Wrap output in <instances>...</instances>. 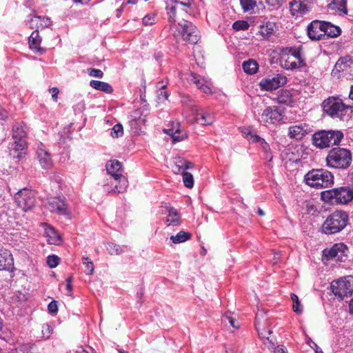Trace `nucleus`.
<instances>
[{
	"label": "nucleus",
	"mask_w": 353,
	"mask_h": 353,
	"mask_svg": "<svg viewBox=\"0 0 353 353\" xmlns=\"http://www.w3.org/2000/svg\"><path fill=\"white\" fill-rule=\"evenodd\" d=\"M352 162L351 151L344 148H334L326 157V165L330 168L345 170L351 165Z\"/></svg>",
	"instance_id": "1"
},
{
	"label": "nucleus",
	"mask_w": 353,
	"mask_h": 353,
	"mask_svg": "<svg viewBox=\"0 0 353 353\" xmlns=\"http://www.w3.org/2000/svg\"><path fill=\"white\" fill-rule=\"evenodd\" d=\"M279 64L285 70H294L305 65L301 51L298 48L292 47L280 49Z\"/></svg>",
	"instance_id": "2"
},
{
	"label": "nucleus",
	"mask_w": 353,
	"mask_h": 353,
	"mask_svg": "<svg viewBox=\"0 0 353 353\" xmlns=\"http://www.w3.org/2000/svg\"><path fill=\"white\" fill-rule=\"evenodd\" d=\"M323 109L325 114L334 119L347 120L351 107L345 105L342 100L336 97H329L323 102Z\"/></svg>",
	"instance_id": "3"
},
{
	"label": "nucleus",
	"mask_w": 353,
	"mask_h": 353,
	"mask_svg": "<svg viewBox=\"0 0 353 353\" xmlns=\"http://www.w3.org/2000/svg\"><path fill=\"white\" fill-rule=\"evenodd\" d=\"M347 212L336 210L329 215L321 226V232L325 234H334L343 230L347 224Z\"/></svg>",
	"instance_id": "4"
},
{
	"label": "nucleus",
	"mask_w": 353,
	"mask_h": 353,
	"mask_svg": "<svg viewBox=\"0 0 353 353\" xmlns=\"http://www.w3.org/2000/svg\"><path fill=\"white\" fill-rule=\"evenodd\" d=\"M307 185L315 188H325L334 184V176L325 169H316L309 171L304 177Z\"/></svg>",
	"instance_id": "5"
},
{
	"label": "nucleus",
	"mask_w": 353,
	"mask_h": 353,
	"mask_svg": "<svg viewBox=\"0 0 353 353\" xmlns=\"http://www.w3.org/2000/svg\"><path fill=\"white\" fill-rule=\"evenodd\" d=\"M321 199L332 204H346L353 199V187H340L321 193Z\"/></svg>",
	"instance_id": "6"
},
{
	"label": "nucleus",
	"mask_w": 353,
	"mask_h": 353,
	"mask_svg": "<svg viewBox=\"0 0 353 353\" xmlns=\"http://www.w3.org/2000/svg\"><path fill=\"white\" fill-rule=\"evenodd\" d=\"M343 138V133L339 130H321L312 136L313 144L321 149L332 145H338Z\"/></svg>",
	"instance_id": "7"
},
{
	"label": "nucleus",
	"mask_w": 353,
	"mask_h": 353,
	"mask_svg": "<svg viewBox=\"0 0 353 353\" xmlns=\"http://www.w3.org/2000/svg\"><path fill=\"white\" fill-rule=\"evenodd\" d=\"M28 137V128L23 122L16 123L12 126V137L14 142L10 144V152L23 151L26 148Z\"/></svg>",
	"instance_id": "8"
},
{
	"label": "nucleus",
	"mask_w": 353,
	"mask_h": 353,
	"mask_svg": "<svg viewBox=\"0 0 353 353\" xmlns=\"http://www.w3.org/2000/svg\"><path fill=\"white\" fill-rule=\"evenodd\" d=\"M106 170L109 174V177L106 181L110 182H119L120 186L119 191H125L128 185V181L125 176L123 175V169L121 163L117 160L109 161L106 164Z\"/></svg>",
	"instance_id": "9"
},
{
	"label": "nucleus",
	"mask_w": 353,
	"mask_h": 353,
	"mask_svg": "<svg viewBox=\"0 0 353 353\" xmlns=\"http://www.w3.org/2000/svg\"><path fill=\"white\" fill-rule=\"evenodd\" d=\"M176 37H181L183 41L191 44H196L199 39V32L197 28L190 21L182 20L178 22Z\"/></svg>",
	"instance_id": "10"
},
{
	"label": "nucleus",
	"mask_w": 353,
	"mask_h": 353,
	"mask_svg": "<svg viewBox=\"0 0 353 353\" xmlns=\"http://www.w3.org/2000/svg\"><path fill=\"white\" fill-rule=\"evenodd\" d=\"M331 289L334 295L341 299L351 295L353 292V276L349 275L333 281Z\"/></svg>",
	"instance_id": "11"
},
{
	"label": "nucleus",
	"mask_w": 353,
	"mask_h": 353,
	"mask_svg": "<svg viewBox=\"0 0 353 353\" xmlns=\"http://www.w3.org/2000/svg\"><path fill=\"white\" fill-rule=\"evenodd\" d=\"M17 205L23 211L30 210L35 204L34 193L26 188L20 190L14 196Z\"/></svg>",
	"instance_id": "12"
},
{
	"label": "nucleus",
	"mask_w": 353,
	"mask_h": 353,
	"mask_svg": "<svg viewBox=\"0 0 353 353\" xmlns=\"http://www.w3.org/2000/svg\"><path fill=\"white\" fill-rule=\"evenodd\" d=\"M347 247L342 243H335L330 248L323 251V256L326 260L334 261H343L347 256Z\"/></svg>",
	"instance_id": "13"
},
{
	"label": "nucleus",
	"mask_w": 353,
	"mask_h": 353,
	"mask_svg": "<svg viewBox=\"0 0 353 353\" xmlns=\"http://www.w3.org/2000/svg\"><path fill=\"white\" fill-rule=\"evenodd\" d=\"M313 5V0H292L289 3V8L291 14L299 18L308 14Z\"/></svg>",
	"instance_id": "14"
},
{
	"label": "nucleus",
	"mask_w": 353,
	"mask_h": 353,
	"mask_svg": "<svg viewBox=\"0 0 353 353\" xmlns=\"http://www.w3.org/2000/svg\"><path fill=\"white\" fill-rule=\"evenodd\" d=\"M283 119V112L276 106L267 107L261 115V122L264 124H277Z\"/></svg>",
	"instance_id": "15"
},
{
	"label": "nucleus",
	"mask_w": 353,
	"mask_h": 353,
	"mask_svg": "<svg viewBox=\"0 0 353 353\" xmlns=\"http://www.w3.org/2000/svg\"><path fill=\"white\" fill-rule=\"evenodd\" d=\"M286 83L287 77L282 74H277L274 77L263 79L259 85L263 90L272 91L283 86Z\"/></svg>",
	"instance_id": "16"
},
{
	"label": "nucleus",
	"mask_w": 353,
	"mask_h": 353,
	"mask_svg": "<svg viewBox=\"0 0 353 353\" xmlns=\"http://www.w3.org/2000/svg\"><path fill=\"white\" fill-rule=\"evenodd\" d=\"M245 137L251 143H259L260 148L264 153V158L268 161L272 159V155L270 152L269 144L261 137L254 134L250 129H245L243 131Z\"/></svg>",
	"instance_id": "17"
},
{
	"label": "nucleus",
	"mask_w": 353,
	"mask_h": 353,
	"mask_svg": "<svg viewBox=\"0 0 353 353\" xmlns=\"http://www.w3.org/2000/svg\"><path fill=\"white\" fill-rule=\"evenodd\" d=\"M36 154L37 159L42 168L50 169L52 167L53 162L51 155L42 143L37 145Z\"/></svg>",
	"instance_id": "18"
},
{
	"label": "nucleus",
	"mask_w": 353,
	"mask_h": 353,
	"mask_svg": "<svg viewBox=\"0 0 353 353\" xmlns=\"http://www.w3.org/2000/svg\"><path fill=\"white\" fill-rule=\"evenodd\" d=\"M48 208L52 212H57L60 214L69 215L70 212L64 199L61 197H52L48 200Z\"/></svg>",
	"instance_id": "19"
},
{
	"label": "nucleus",
	"mask_w": 353,
	"mask_h": 353,
	"mask_svg": "<svg viewBox=\"0 0 353 353\" xmlns=\"http://www.w3.org/2000/svg\"><path fill=\"white\" fill-rule=\"evenodd\" d=\"M195 122L201 125H211L214 121L213 114L207 109L194 108L192 110Z\"/></svg>",
	"instance_id": "20"
},
{
	"label": "nucleus",
	"mask_w": 353,
	"mask_h": 353,
	"mask_svg": "<svg viewBox=\"0 0 353 353\" xmlns=\"http://www.w3.org/2000/svg\"><path fill=\"white\" fill-rule=\"evenodd\" d=\"M310 132V127L305 123L291 125L288 129V136L296 140L302 139Z\"/></svg>",
	"instance_id": "21"
},
{
	"label": "nucleus",
	"mask_w": 353,
	"mask_h": 353,
	"mask_svg": "<svg viewBox=\"0 0 353 353\" xmlns=\"http://www.w3.org/2000/svg\"><path fill=\"white\" fill-rule=\"evenodd\" d=\"M323 23L321 21H313L307 27V35L312 40L324 39Z\"/></svg>",
	"instance_id": "22"
},
{
	"label": "nucleus",
	"mask_w": 353,
	"mask_h": 353,
	"mask_svg": "<svg viewBox=\"0 0 353 353\" xmlns=\"http://www.w3.org/2000/svg\"><path fill=\"white\" fill-rule=\"evenodd\" d=\"M167 15L170 23V30L173 31L174 35H176L178 23H176V10L178 6L165 0Z\"/></svg>",
	"instance_id": "23"
},
{
	"label": "nucleus",
	"mask_w": 353,
	"mask_h": 353,
	"mask_svg": "<svg viewBox=\"0 0 353 353\" xmlns=\"http://www.w3.org/2000/svg\"><path fill=\"white\" fill-rule=\"evenodd\" d=\"M192 81L196 84L198 89L205 94H212V82L208 77L196 76L192 74Z\"/></svg>",
	"instance_id": "24"
},
{
	"label": "nucleus",
	"mask_w": 353,
	"mask_h": 353,
	"mask_svg": "<svg viewBox=\"0 0 353 353\" xmlns=\"http://www.w3.org/2000/svg\"><path fill=\"white\" fill-rule=\"evenodd\" d=\"M328 9L341 16L347 14V0H327Z\"/></svg>",
	"instance_id": "25"
},
{
	"label": "nucleus",
	"mask_w": 353,
	"mask_h": 353,
	"mask_svg": "<svg viewBox=\"0 0 353 353\" xmlns=\"http://www.w3.org/2000/svg\"><path fill=\"white\" fill-rule=\"evenodd\" d=\"M41 38L39 34V31L34 30L29 37L30 48L36 53L43 54L45 50L40 46Z\"/></svg>",
	"instance_id": "26"
},
{
	"label": "nucleus",
	"mask_w": 353,
	"mask_h": 353,
	"mask_svg": "<svg viewBox=\"0 0 353 353\" xmlns=\"http://www.w3.org/2000/svg\"><path fill=\"white\" fill-rule=\"evenodd\" d=\"M139 112H135L134 115L131 116L129 124L131 130L134 133H139L141 131L143 125H144L146 119L145 116H139Z\"/></svg>",
	"instance_id": "27"
},
{
	"label": "nucleus",
	"mask_w": 353,
	"mask_h": 353,
	"mask_svg": "<svg viewBox=\"0 0 353 353\" xmlns=\"http://www.w3.org/2000/svg\"><path fill=\"white\" fill-rule=\"evenodd\" d=\"M30 26L31 28H36L39 31V28H44L51 25L52 21L48 17H41L39 16H34L30 20Z\"/></svg>",
	"instance_id": "28"
},
{
	"label": "nucleus",
	"mask_w": 353,
	"mask_h": 353,
	"mask_svg": "<svg viewBox=\"0 0 353 353\" xmlns=\"http://www.w3.org/2000/svg\"><path fill=\"white\" fill-rule=\"evenodd\" d=\"M163 131L165 134L171 136L173 142L181 141L187 137L186 132L181 130L178 123L172 128L164 129Z\"/></svg>",
	"instance_id": "29"
},
{
	"label": "nucleus",
	"mask_w": 353,
	"mask_h": 353,
	"mask_svg": "<svg viewBox=\"0 0 353 353\" xmlns=\"http://www.w3.org/2000/svg\"><path fill=\"white\" fill-rule=\"evenodd\" d=\"M44 230L46 236L50 244H57L60 241V236L57 232L50 225L45 223Z\"/></svg>",
	"instance_id": "30"
},
{
	"label": "nucleus",
	"mask_w": 353,
	"mask_h": 353,
	"mask_svg": "<svg viewBox=\"0 0 353 353\" xmlns=\"http://www.w3.org/2000/svg\"><path fill=\"white\" fill-rule=\"evenodd\" d=\"M324 39L325 37H336L341 34V30L339 27L332 25L329 22L323 21Z\"/></svg>",
	"instance_id": "31"
},
{
	"label": "nucleus",
	"mask_w": 353,
	"mask_h": 353,
	"mask_svg": "<svg viewBox=\"0 0 353 353\" xmlns=\"http://www.w3.org/2000/svg\"><path fill=\"white\" fill-rule=\"evenodd\" d=\"M192 168V163L189 161H187L183 158L178 157L174 160V167L173 168V171L174 173L178 174L179 172H185V170L187 169H190Z\"/></svg>",
	"instance_id": "32"
},
{
	"label": "nucleus",
	"mask_w": 353,
	"mask_h": 353,
	"mask_svg": "<svg viewBox=\"0 0 353 353\" xmlns=\"http://www.w3.org/2000/svg\"><path fill=\"white\" fill-rule=\"evenodd\" d=\"M90 85L97 90L102 91L107 94H110L113 91L112 87L108 83L103 81L92 80L90 81Z\"/></svg>",
	"instance_id": "33"
},
{
	"label": "nucleus",
	"mask_w": 353,
	"mask_h": 353,
	"mask_svg": "<svg viewBox=\"0 0 353 353\" xmlns=\"http://www.w3.org/2000/svg\"><path fill=\"white\" fill-rule=\"evenodd\" d=\"M168 214L166 218L165 222L168 225H177L180 222V216L177 212V210L173 208H169L168 209Z\"/></svg>",
	"instance_id": "34"
},
{
	"label": "nucleus",
	"mask_w": 353,
	"mask_h": 353,
	"mask_svg": "<svg viewBox=\"0 0 353 353\" xmlns=\"http://www.w3.org/2000/svg\"><path fill=\"white\" fill-rule=\"evenodd\" d=\"M275 23L268 21L265 24L260 26V33L264 38H269L274 33Z\"/></svg>",
	"instance_id": "35"
},
{
	"label": "nucleus",
	"mask_w": 353,
	"mask_h": 353,
	"mask_svg": "<svg viewBox=\"0 0 353 353\" xmlns=\"http://www.w3.org/2000/svg\"><path fill=\"white\" fill-rule=\"evenodd\" d=\"M242 66L244 72L250 74H255L258 70V63L252 59L244 61Z\"/></svg>",
	"instance_id": "36"
},
{
	"label": "nucleus",
	"mask_w": 353,
	"mask_h": 353,
	"mask_svg": "<svg viewBox=\"0 0 353 353\" xmlns=\"http://www.w3.org/2000/svg\"><path fill=\"white\" fill-rule=\"evenodd\" d=\"M190 233L184 231H181L178 232L175 236H171L170 239L172 240L173 243L177 244L188 241V239H190Z\"/></svg>",
	"instance_id": "37"
},
{
	"label": "nucleus",
	"mask_w": 353,
	"mask_h": 353,
	"mask_svg": "<svg viewBox=\"0 0 353 353\" xmlns=\"http://www.w3.org/2000/svg\"><path fill=\"white\" fill-rule=\"evenodd\" d=\"M278 101L279 103L290 105L293 103L292 95L288 90H281L278 95Z\"/></svg>",
	"instance_id": "38"
},
{
	"label": "nucleus",
	"mask_w": 353,
	"mask_h": 353,
	"mask_svg": "<svg viewBox=\"0 0 353 353\" xmlns=\"http://www.w3.org/2000/svg\"><path fill=\"white\" fill-rule=\"evenodd\" d=\"M262 0H240L242 9L244 12L252 10L258 3H261Z\"/></svg>",
	"instance_id": "39"
},
{
	"label": "nucleus",
	"mask_w": 353,
	"mask_h": 353,
	"mask_svg": "<svg viewBox=\"0 0 353 353\" xmlns=\"http://www.w3.org/2000/svg\"><path fill=\"white\" fill-rule=\"evenodd\" d=\"M350 67V65L347 61V58H341L336 61L332 72L335 74L336 72H340L341 71L347 70Z\"/></svg>",
	"instance_id": "40"
},
{
	"label": "nucleus",
	"mask_w": 353,
	"mask_h": 353,
	"mask_svg": "<svg viewBox=\"0 0 353 353\" xmlns=\"http://www.w3.org/2000/svg\"><path fill=\"white\" fill-rule=\"evenodd\" d=\"M120 186L119 182H110V181H105V183L103 184L104 190L108 192H114V193H122L125 191H119L118 188Z\"/></svg>",
	"instance_id": "41"
},
{
	"label": "nucleus",
	"mask_w": 353,
	"mask_h": 353,
	"mask_svg": "<svg viewBox=\"0 0 353 353\" xmlns=\"http://www.w3.org/2000/svg\"><path fill=\"white\" fill-rule=\"evenodd\" d=\"M106 249L111 255H119L124 252V248L119 245L110 243L107 245Z\"/></svg>",
	"instance_id": "42"
},
{
	"label": "nucleus",
	"mask_w": 353,
	"mask_h": 353,
	"mask_svg": "<svg viewBox=\"0 0 353 353\" xmlns=\"http://www.w3.org/2000/svg\"><path fill=\"white\" fill-rule=\"evenodd\" d=\"M266 321L267 318L265 316V312L263 310H258V312L256 314L255 327L259 325H265L266 323Z\"/></svg>",
	"instance_id": "43"
},
{
	"label": "nucleus",
	"mask_w": 353,
	"mask_h": 353,
	"mask_svg": "<svg viewBox=\"0 0 353 353\" xmlns=\"http://www.w3.org/2000/svg\"><path fill=\"white\" fill-rule=\"evenodd\" d=\"M182 175L184 185L188 188H192L194 186V179L192 174L188 172H183Z\"/></svg>",
	"instance_id": "44"
},
{
	"label": "nucleus",
	"mask_w": 353,
	"mask_h": 353,
	"mask_svg": "<svg viewBox=\"0 0 353 353\" xmlns=\"http://www.w3.org/2000/svg\"><path fill=\"white\" fill-rule=\"evenodd\" d=\"M291 299L293 302V311L297 314H301L303 312V307L299 301L298 296L295 294H291Z\"/></svg>",
	"instance_id": "45"
},
{
	"label": "nucleus",
	"mask_w": 353,
	"mask_h": 353,
	"mask_svg": "<svg viewBox=\"0 0 353 353\" xmlns=\"http://www.w3.org/2000/svg\"><path fill=\"white\" fill-rule=\"evenodd\" d=\"M256 329L261 338L265 339L269 341V335L272 334V331L270 330H267L265 325L256 326Z\"/></svg>",
	"instance_id": "46"
},
{
	"label": "nucleus",
	"mask_w": 353,
	"mask_h": 353,
	"mask_svg": "<svg viewBox=\"0 0 353 353\" xmlns=\"http://www.w3.org/2000/svg\"><path fill=\"white\" fill-rule=\"evenodd\" d=\"M123 134V126L120 123L114 125L111 131V136L113 138H119L122 137Z\"/></svg>",
	"instance_id": "47"
},
{
	"label": "nucleus",
	"mask_w": 353,
	"mask_h": 353,
	"mask_svg": "<svg viewBox=\"0 0 353 353\" xmlns=\"http://www.w3.org/2000/svg\"><path fill=\"white\" fill-rule=\"evenodd\" d=\"M222 321L225 323L228 322L232 327H233L235 329H238L239 327V324L229 314H225L222 318Z\"/></svg>",
	"instance_id": "48"
},
{
	"label": "nucleus",
	"mask_w": 353,
	"mask_h": 353,
	"mask_svg": "<svg viewBox=\"0 0 353 353\" xmlns=\"http://www.w3.org/2000/svg\"><path fill=\"white\" fill-rule=\"evenodd\" d=\"M232 28L237 31L246 30L249 28V23L245 21H237L233 23Z\"/></svg>",
	"instance_id": "49"
},
{
	"label": "nucleus",
	"mask_w": 353,
	"mask_h": 353,
	"mask_svg": "<svg viewBox=\"0 0 353 353\" xmlns=\"http://www.w3.org/2000/svg\"><path fill=\"white\" fill-rule=\"evenodd\" d=\"M82 261H83V264L86 268V270H85L86 274H90V275L92 274L94 272V265H93L92 261H90L88 257H85V256L83 257Z\"/></svg>",
	"instance_id": "50"
},
{
	"label": "nucleus",
	"mask_w": 353,
	"mask_h": 353,
	"mask_svg": "<svg viewBox=\"0 0 353 353\" xmlns=\"http://www.w3.org/2000/svg\"><path fill=\"white\" fill-rule=\"evenodd\" d=\"M59 258L54 254L49 255L47 258V264L50 268H54L59 265Z\"/></svg>",
	"instance_id": "51"
},
{
	"label": "nucleus",
	"mask_w": 353,
	"mask_h": 353,
	"mask_svg": "<svg viewBox=\"0 0 353 353\" xmlns=\"http://www.w3.org/2000/svg\"><path fill=\"white\" fill-rule=\"evenodd\" d=\"M157 17L154 14H149L143 18V23L145 26H151L156 23Z\"/></svg>",
	"instance_id": "52"
},
{
	"label": "nucleus",
	"mask_w": 353,
	"mask_h": 353,
	"mask_svg": "<svg viewBox=\"0 0 353 353\" xmlns=\"http://www.w3.org/2000/svg\"><path fill=\"white\" fill-rule=\"evenodd\" d=\"M87 73L90 76L96 78H102L103 77V72L102 70L96 68H88Z\"/></svg>",
	"instance_id": "53"
},
{
	"label": "nucleus",
	"mask_w": 353,
	"mask_h": 353,
	"mask_svg": "<svg viewBox=\"0 0 353 353\" xmlns=\"http://www.w3.org/2000/svg\"><path fill=\"white\" fill-rule=\"evenodd\" d=\"M52 332V328L48 324H44L42 326V334L43 337L45 339H48Z\"/></svg>",
	"instance_id": "54"
},
{
	"label": "nucleus",
	"mask_w": 353,
	"mask_h": 353,
	"mask_svg": "<svg viewBox=\"0 0 353 353\" xmlns=\"http://www.w3.org/2000/svg\"><path fill=\"white\" fill-rule=\"evenodd\" d=\"M165 85H163L161 88L157 92V97L159 101L166 100L168 97V92L165 90Z\"/></svg>",
	"instance_id": "55"
},
{
	"label": "nucleus",
	"mask_w": 353,
	"mask_h": 353,
	"mask_svg": "<svg viewBox=\"0 0 353 353\" xmlns=\"http://www.w3.org/2000/svg\"><path fill=\"white\" fill-rule=\"evenodd\" d=\"M48 310L50 314H57L58 311L57 302L56 301H52L48 305Z\"/></svg>",
	"instance_id": "56"
},
{
	"label": "nucleus",
	"mask_w": 353,
	"mask_h": 353,
	"mask_svg": "<svg viewBox=\"0 0 353 353\" xmlns=\"http://www.w3.org/2000/svg\"><path fill=\"white\" fill-rule=\"evenodd\" d=\"M10 353H29V351L28 350V345H21L17 348L11 350Z\"/></svg>",
	"instance_id": "57"
},
{
	"label": "nucleus",
	"mask_w": 353,
	"mask_h": 353,
	"mask_svg": "<svg viewBox=\"0 0 353 353\" xmlns=\"http://www.w3.org/2000/svg\"><path fill=\"white\" fill-rule=\"evenodd\" d=\"M49 92L52 94V98L54 100V101L57 102L58 99V94L59 92L58 88L54 87L52 88H50L49 90Z\"/></svg>",
	"instance_id": "58"
},
{
	"label": "nucleus",
	"mask_w": 353,
	"mask_h": 353,
	"mask_svg": "<svg viewBox=\"0 0 353 353\" xmlns=\"http://www.w3.org/2000/svg\"><path fill=\"white\" fill-rule=\"evenodd\" d=\"M66 288L67 290L69 291V292H72V279L71 276L68 277L67 279H66Z\"/></svg>",
	"instance_id": "59"
},
{
	"label": "nucleus",
	"mask_w": 353,
	"mask_h": 353,
	"mask_svg": "<svg viewBox=\"0 0 353 353\" xmlns=\"http://www.w3.org/2000/svg\"><path fill=\"white\" fill-rule=\"evenodd\" d=\"M274 353H288L287 350L285 347L283 345L276 347L274 350Z\"/></svg>",
	"instance_id": "60"
},
{
	"label": "nucleus",
	"mask_w": 353,
	"mask_h": 353,
	"mask_svg": "<svg viewBox=\"0 0 353 353\" xmlns=\"http://www.w3.org/2000/svg\"><path fill=\"white\" fill-rule=\"evenodd\" d=\"M8 117L7 111L0 106V119H6Z\"/></svg>",
	"instance_id": "61"
},
{
	"label": "nucleus",
	"mask_w": 353,
	"mask_h": 353,
	"mask_svg": "<svg viewBox=\"0 0 353 353\" xmlns=\"http://www.w3.org/2000/svg\"><path fill=\"white\" fill-rule=\"evenodd\" d=\"M279 259H280V254L279 253H275L274 256V258L272 259L273 264H276L279 262Z\"/></svg>",
	"instance_id": "62"
},
{
	"label": "nucleus",
	"mask_w": 353,
	"mask_h": 353,
	"mask_svg": "<svg viewBox=\"0 0 353 353\" xmlns=\"http://www.w3.org/2000/svg\"><path fill=\"white\" fill-rule=\"evenodd\" d=\"M8 259H5L4 262H3L1 259H0V270H4L6 268V266H7V264L6 263V261ZM8 265H10V262H8Z\"/></svg>",
	"instance_id": "63"
},
{
	"label": "nucleus",
	"mask_w": 353,
	"mask_h": 353,
	"mask_svg": "<svg viewBox=\"0 0 353 353\" xmlns=\"http://www.w3.org/2000/svg\"><path fill=\"white\" fill-rule=\"evenodd\" d=\"M349 309H350V312L351 314H353V299L351 300V301L349 304Z\"/></svg>",
	"instance_id": "64"
}]
</instances>
